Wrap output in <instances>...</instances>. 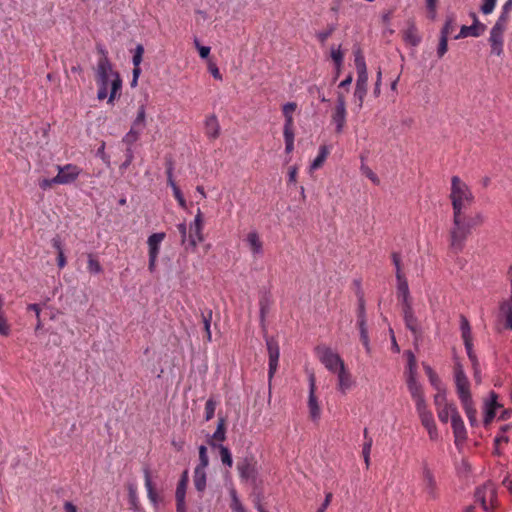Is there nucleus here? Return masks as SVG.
I'll return each mask as SVG.
<instances>
[{
	"label": "nucleus",
	"mask_w": 512,
	"mask_h": 512,
	"mask_svg": "<svg viewBox=\"0 0 512 512\" xmlns=\"http://www.w3.org/2000/svg\"><path fill=\"white\" fill-rule=\"evenodd\" d=\"M417 364L415 356L412 352H408L407 377L416 378Z\"/></svg>",
	"instance_id": "49"
},
{
	"label": "nucleus",
	"mask_w": 512,
	"mask_h": 512,
	"mask_svg": "<svg viewBox=\"0 0 512 512\" xmlns=\"http://www.w3.org/2000/svg\"><path fill=\"white\" fill-rule=\"evenodd\" d=\"M208 70L209 72L211 73V75L216 79V80H219L221 81L222 80V75L219 71V68L217 67L216 63L213 62V61H209L208 62Z\"/></svg>",
	"instance_id": "63"
},
{
	"label": "nucleus",
	"mask_w": 512,
	"mask_h": 512,
	"mask_svg": "<svg viewBox=\"0 0 512 512\" xmlns=\"http://www.w3.org/2000/svg\"><path fill=\"white\" fill-rule=\"evenodd\" d=\"M329 154V149L327 146L323 145L319 148V153L317 157L313 160V162L310 165V170H316L320 168L323 163L325 162L327 156Z\"/></svg>",
	"instance_id": "35"
},
{
	"label": "nucleus",
	"mask_w": 512,
	"mask_h": 512,
	"mask_svg": "<svg viewBox=\"0 0 512 512\" xmlns=\"http://www.w3.org/2000/svg\"><path fill=\"white\" fill-rule=\"evenodd\" d=\"M403 318L405 326L410 330L413 335L417 338L420 335V326L418 324L417 317L414 315L412 304H407L402 307Z\"/></svg>",
	"instance_id": "17"
},
{
	"label": "nucleus",
	"mask_w": 512,
	"mask_h": 512,
	"mask_svg": "<svg viewBox=\"0 0 512 512\" xmlns=\"http://www.w3.org/2000/svg\"><path fill=\"white\" fill-rule=\"evenodd\" d=\"M297 105L295 102H288L283 105L282 111L285 117V123L294 124L293 113L296 110Z\"/></svg>",
	"instance_id": "39"
},
{
	"label": "nucleus",
	"mask_w": 512,
	"mask_h": 512,
	"mask_svg": "<svg viewBox=\"0 0 512 512\" xmlns=\"http://www.w3.org/2000/svg\"><path fill=\"white\" fill-rule=\"evenodd\" d=\"M211 321H212V310L207 309L206 311L202 312V322L204 325V330L206 332V339L208 342H211L212 340V334H211Z\"/></svg>",
	"instance_id": "36"
},
{
	"label": "nucleus",
	"mask_w": 512,
	"mask_h": 512,
	"mask_svg": "<svg viewBox=\"0 0 512 512\" xmlns=\"http://www.w3.org/2000/svg\"><path fill=\"white\" fill-rule=\"evenodd\" d=\"M508 19H509V12H505L504 10H502V12H501L500 16L498 17L494 26L506 30Z\"/></svg>",
	"instance_id": "60"
},
{
	"label": "nucleus",
	"mask_w": 512,
	"mask_h": 512,
	"mask_svg": "<svg viewBox=\"0 0 512 512\" xmlns=\"http://www.w3.org/2000/svg\"><path fill=\"white\" fill-rule=\"evenodd\" d=\"M11 333L10 325L8 324V321L5 317V314L0 315V335L2 336H9Z\"/></svg>",
	"instance_id": "59"
},
{
	"label": "nucleus",
	"mask_w": 512,
	"mask_h": 512,
	"mask_svg": "<svg viewBox=\"0 0 512 512\" xmlns=\"http://www.w3.org/2000/svg\"><path fill=\"white\" fill-rule=\"evenodd\" d=\"M144 54V47L141 44H138L134 50V54L132 57L133 66H140Z\"/></svg>",
	"instance_id": "56"
},
{
	"label": "nucleus",
	"mask_w": 512,
	"mask_h": 512,
	"mask_svg": "<svg viewBox=\"0 0 512 512\" xmlns=\"http://www.w3.org/2000/svg\"><path fill=\"white\" fill-rule=\"evenodd\" d=\"M144 479H145V487L147 489L148 497L151 501L156 503L157 495L154 491L150 471L148 468L144 469Z\"/></svg>",
	"instance_id": "38"
},
{
	"label": "nucleus",
	"mask_w": 512,
	"mask_h": 512,
	"mask_svg": "<svg viewBox=\"0 0 512 512\" xmlns=\"http://www.w3.org/2000/svg\"><path fill=\"white\" fill-rule=\"evenodd\" d=\"M245 241L254 256H261L263 254V242L257 231H250Z\"/></svg>",
	"instance_id": "22"
},
{
	"label": "nucleus",
	"mask_w": 512,
	"mask_h": 512,
	"mask_svg": "<svg viewBox=\"0 0 512 512\" xmlns=\"http://www.w3.org/2000/svg\"><path fill=\"white\" fill-rule=\"evenodd\" d=\"M460 329L463 341L472 340L470 323L463 315L460 317Z\"/></svg>",
	"instance_id": "41"
},
{
	"label": "nucleus",
	"mask_w": 512,
	"mask_h": 512,
	"mask_svg": "<svg viewBox=\"0 0 512 512\" xmlns=\"http://www.w3.org/2000/svg\"><path fill=\"white\" fill-rule=\"evenodd\" d=\"M338 385L337 388L342 394H346L354 384L350 372L346 369V366L339 370L337 373Z\"/></svg>",
	"instance_id": "24"
},
{
	"label": "nucleus",
	"mask_w": 512,
	"mask_h": 512,
	"mask_svg": "<svg viewBox=\"0 0 512 512\" xmlns=\"http://www.w3.org/2000/svg\"><path fill=\"white\" fill-rule=\"evenodd\" d=\"M425 5L428 12V18L431 21H435L437 18L438 0H425Z\"/></svg>",
	"instance_id": "52"
},
{
	"label": "nucleus",
	"mask_w": 512,
	"mask_h": 512,
	"mask_svg": "<svg viewBox=\"0 0 512 512\" xmlns=\"http://www.w3.org/2000/svg\"><path fill=\"white\" fill-rule=\"evenodd\" d=\"M316 391V380L314 374H310L309 376V397H308V408L310 417L312 420H317L320 417V407L318 405V401L315 395Z\"/></svg>",
	"instance_id": "15"
},
{
	"label": "nucleus",
	"mask_w": 512,
	"mask_h": 512,
	"mask_svg": "<svg viewBox=\"0 0 512 512\" xmlns=\"http://www.w3.org/2000/svg\"><path fill=\"white\" fill-rule=\"evenodd\" d=\"M475 498L485 511H490L496 505V488L491 483L484 484L483 486L477 488L475 492Z\"/></svg>",
	"instance_id": "6"
},
{
	"label": "nucleus",
	"mask_w": 512,
	"mask_h": 512,
	"mask_svg": "<svg viewBox=\"0 0 512 512\" xmlns=\"http://www.w3.org/2000/svg\"><path fill=\"white\" fill-rule=\"evenodd\" d=\"M315 353L325 368L332 373H337L345 367V363L341 359L340 355L329 347L317 346L315 348Z\"/></svg>",
	"instance_id": "5"
},
{
	"label": "nucleus",
	"mask_w": 512,
	"mask_h": 512,
	"mask_svg": "<svg viewBox=\"0 0 512 512\" xmlns=\"http://www.w3.org/2000/svg\"><path fill=\"white\" fill-rule=\"evenodd\" d=\"M504 32L505 29L493 26L490 31L489 43L491 46V53L497 56L503 54L504 47Z\"/></svg>",
	"instance_id": "16"
},
{
	"label": "nucleus",
	"mask_w": 512,
	"mask_h": 512,
	"mask_svg": "<svg viewBox=\"0 0 512 512\" xmlns=\"http://www.w3.org/2000/svg\"><path fill=\"white\" fill-rule=\"evenodd\" d=\"M216 401L212 398H209L205 404V420L209 421L214 417L215 409H216Z\"/></svg>",
	"instance_id": "53"
},
{
	"label": "nucleus",
	"mask_w": 512,
	"mask_h": 512,
	"mask_svg": "<svg viewBox=\"0 0 512 512\" xmlns=\"http://www.w3.org/2000/svg\"><path fill=\"white\" fill-rule=\"evenodd\" d=\"M510 299L500 304V312L506 319V327L512 330V266L509 269Z\"/></svg>",
	"instance_id": "21"
},
{
	"label": "nucleus",
	"mask_w": 512,
	"mask_h": 512,
	"mask_svg": "<svg viewBox=\"0 0 512 512\" xmlns=\"http://www.w3.org/2000/svg\"><path fill=\"white\" fill-rule=\"evenodd\" d=\"M451 425H452L453 433L455 436V440L456 441L465 440L467 433H466L464 422H463L459 412H455L453 414V417L451 418Z\"/></svg>",
	"instance_id": "25"
},
{
	"label": "nucleus",
	"mask_w": 512,
	"mask_h": 512,
	"mask_svg": "<svg viewBox=\"0 0 512 512\" xmlns=\"http://www.w3.org/2000/svg\"><path fill=\"white\" fill-rule=\"evenodd\" d=\"M95 74L98 86L97 99L108 98V103L113 104L115 99L121 95L122 79L120 74L113 69L112 63L106 58L97 62Z\"/></svg>",
	"instance_id": "1"
},
{
	"label": "nucleus",
	"mask_w": 512,
	"mask_h": 512,
	"mask_svg": "<svg viewBox=\"0 0 512 512\" xmlns=\"http://www.w3.org/2000/svg\"><path fill=\"white\" fill-rule=\"evenodd\" d=\"M209 465V457L207 454V448L204 445L199 447V463L195 468L206 469Z\"/></svg>",
	"instance_id": "46"
},
{
	"label": "nucleus",
	"mask_w": 512,
	"mask_h": 512,
	"mask_svg": "<svg viewBox=\"0 0 512 512\" xmlns=\"http://www.w3.org/2000/svg\"><path fill=\"white\" fill-rule=\"evenodd\" d=\"M229 493H230V496H231L230 507H231L232 511L233 512H247L246 509L244 508L243 504L241 503L235 488L232 487L229 490Z\"/></svg>",
	"instance_id": "37"
},
{
	"label": "nucleus",
	"mask_w": 512,
	"mask_h": 512,
	"mask_svg": "<svg viewBox=\"0 0 512 512\" xmlns=\"http://www.w3.org/2000/svg\"><path fill=\"white\" fill-rule=\"evenodd\" d=\"M423 489L429 499L436 500L439 496L437 482L432 471L425 466L423 468Z\"/></svg>",
	"instance_id": "14"
},
{
	"label": "nucleus",
	"mask_w": 512,
	"mask_h": 512,
	"mask_svg": "<svg viewBox=\"0 0 512 512\" xmlns=\"http://www.w3.org/2000/svg\"><path fill=\"white\" fill-rule=\"evenodd\" d=\"M140 135V130H137L135 127H131L129 132L125 134L122 141L128 145V147L132 148L133 143H135Z\"/></svg>",
	"instance_id": "44"
},
{
	"label": "nucleus",
	"mask_w": 512,
	"mask_h": 512,
	"mask_svg": "<svg viewBox=\"0 0 512 512\" xmlns=\"http://www.w3.org/2000/svg\"><path fill=\"white\" fill-rule=\"evenodd\" d=\"M463 342H464V345H465V348H466V351H467V355H468L469 359L471 360L473 366H478L477 357H476V355L473 352L472 340L463 341Z\"/></svg>",
	"instance_id": "58"
},
{
	"label": "nucleus",
	"mask_w": 512,
	"mask_h": 512,
	"mask_svg": "<svg viewBox=\"0 0 512 512\" xmlns=\"http://www.w3.org/2000/svg\"><path fill=\"white\" fill-rule=\"evenodd\" d=\"M186 489H187V485H185L183 482H178L176 492H175V499L176 500L185 499Z\"/></svg>",
	"instance_id": "64"
},
{
	"label": "nucleus",
	"mask_w": 512,
	"mask_h": 512,
	"mask_svg": "<svg viewBox=\"0 0 512 512\" xmlns=\"http://www.w3.org/2000/svg\"><path fill=\"white\" fill-rule=\"evenodd\" d=\"M486 30V26L478 21L475 17L474 22L470 26H462L460 33L455 36V39L465 38L468 36L479 37Z\"/></svg>",
	"instance_id": "19"
},
{
	"label": "nucleus",
	"mask_w": 512,
	"mask_h": 512,
	"mask_svg": "<svg viewBox=\"0 0 512 512\" xmlns=\"http://www.w3.org/2000/svg\"><path fill=\"white\" fill-rule=\"evenodd\" d=\"M355 66L357 70V80L356 87L354 91V97L358 99V107L359 109L363 106L364 98L367 94V82H368V74L367 67L365 63L364 56L362 55L360 50L355 51L354 53Z\"/></svg>",
	"instance_id": "4"
},
{
	"label": "nucleus",
	"mask_w": 512,
	"mask_h": 512,
	"mask_svg": "<svg viewBox=\"0 0 512 512\" xmlns=\"http://www.w3.org/2000/svg\"><path fill=\"white\" fill-rule=\"evenodd\" d=\"M391 259L395 267V276L396 278L405 277V275L402 272V266H401V255L398 252H392Z\"/></svg>",
	"instance_id": "50"
},
{
	"label": "nucleus",
	"mask_w": 512,
	"mask_h": 512,
	"mask_svg": "<svg viewBox=\"0 0 512 512\" xmlns=\"http://www.w3.org/2000/svg\"><path fill=\"white\" fill-rule=\"evenodd\" d=\"M193 482L198 492H203L206 488V469H194Z\"/></svg>",
	"instance_id": "28"
},
{
	"label": "nucleus",
	"mask_w": 512,
	"mask_h": 512,
	"mask_svg": "<svg viewBox=\"0 0 512 512\" xmlns=\"http://www.w3.org/2000/svg\"><path fill=\"white\" fill-rule=\"evenodd\" d=\"M364 439H365V442H364L363 448H362V455H363L364 462L366 464V468H369V466H370V453H371V447H372V444H373V440H372L371 437L368 436L367 428L364 429Z\"/></svg>",
	"instance_id": "33"
},
{
	"label": "nucleus",
	"mask_w": 512,
	"mask_h": 512,
	"mask_svg": "<svg viewBox=\"0 0 512 512\" xmlns=\"http://www.w3.org/2000/svg\"><path fill=\"white\" fill-rule=\"evenodd\" d=\"M454 24H455V17H454V15L453 14L448 15L446 17L445 23H444V25H443V27L441 29L440 34L449 37V35L452 33V31L454 29Z\"/></svg>",
	"instance_id": "48"
},
{
	"label": "nucleus",
	"mask_w": 512,
	"mask_h": 512,
	"mask_svg": "<svg viewBox=\"0 0 512 512\" xmlns=\"http://www.w3.org/2000/svg\"><path fill=\"white\" fill-rule=\"evenodd\" d=\"M403 38L405 42L412 46H417L420 41L421 37L418 34L417 28L414 25H410L405 31Z\"/></svg>",
	"instance_id": "29"
},
{
	"label": "nucleus",
	"mask_w": 512,
	"mask_h": 512,
	"mask_svg": "<svg viewBox=\"0 0 512 512\" xmlns=\"http://www.w3.org/2000/svg\"><path fill=\"white\" fill-rule=\"evenodd\" d=\"M455 412H458L456 406L454 404H448L437 409V416L442 423H447L449 418L451 419Z\"/></svg>",
	"instance_id": "32"
},
{
	"label": "nucleus",
	"mask_w": 512,
	"mask_h": 512,
	"mask_svg": "<svg viewBox=\"0 0 512 512\" xmlns=\"http://www.w3.org/2000/svg\"><path fill=\"white\" fill-rule=\"evenodd\" d=\"M220 124L215 114H211L205 119V135L210 140H215L220 136Z\"/></svg>",
	"instance_id": "20"
},
{
	"label": "nucleus",
	"mask_w": 512,
	"mask_h": 512,
	"mask_svg": "<svg viewBox=\"0 0 512 512\" xmlns=\"http://www.w3.org/2000/svg\"><path fill=\"white\" fill-rule=\"evenodd\" d=\"M416 411L420 418L422 425L426 428L431 440L438 437L437 427L434 421L432 412L428 409L427 403L416 407Z\"/></svg>",
	"instance_id": "10"
},
{
	"label": "nucleus",
	"mask_w": 512,
	"mask_h": 512,
	"mask_svg": "<svg viewBox=\"0 0 512 512\" xmlns=\"http://www.w3.org/2000/svg\"><path fill=\"white\" fill-rule=\"evenodd\" d=\"M237 470L242 481H256L257 469L251 458L245 457L237 463Z\"/></svg>",
	"instance_id": "13"
},
{
	"label": "nucleus",
	"mask_w": 512,
	"mask_h": 512,
	"mask_svg": "<svg viewBox=\"0 0 512 512\" xmlns=\"http://www.w3.org/2000/svg\"><path fill=\"white\" fill-rule=\"evenodd\" d=\"M455 384L460 401L472 398L468 378L460 365L455 369Z\"/></svg>",
	"instance_id": "12"
},
{
	"label": "nucleus",
	"mask_w": 512,
	"mask_h": 512,
	"mask_svg": "<svg viewBox=\"0 0 512 512\" xmlns=\"http://www.w3.org/2000/svg\"><path fill=\"white\" fill-rule=\"evenodd\" d=\"M57 180L59 185H69L74 183L82 173V169L72 163L57 165Z\"/></svg>",
	"instance_id": "8"
},
{
	"label": "nucleus",
	"mask_w": 512,
	"mask_h": 512,
	"mask_svg": "<svg viewBox=\"0 0 512 512\" xmlns=\"http://www.w3.org/2000/svg\"><path fill=\"white\" fill-rule=\"evenodd\" d=\"M145 121H146V109H145L144 105H141L138 108L137 116H136L132 126L135 128H137V127L142 128L145 126Z\"/></svg>",
	"instance_id": "51"
},
{
	"label": "nucleus",
	"mask_w": 512,
	"mask_h": 512,
	"mask_svg": "<svg viewBox=\"0 0 512 512\" xmlns=\"http://www.w3.org/2000/svg\"><path fill=\"white\" fill-rule=\"evenodd\" d=\"M484 216L478 212L474 216L452 215V225L448 231L449 250L453 254L461 253L475 227L484 222Z\"/></svg>",
	"instance_id": "2"
},
{
	"label": "nucleus",
	"mask_w": 512,
	"mask_h": 512,
	"mask_svg": "<svg viewBox=\"0 0 512 512\" xmlns=\"http://www.w3.org/2000/svg\"><path fill=\"white\" fill-rule=\"evenodd\" d=\"M266 346L269 356L268 379L271 382L278 368L280 350L278 342L272 337L266 339Z\"/></svg>",
	"instance_id": "11"
},
{
	"label": "nucleus",
	"mask_w": 512,
	"mask_h": 512,
	"mask_svg": "<svg viewBox=\"0 0 512 512\" xmlns=\"http://www.w3.org/2000/svg\"><path fill=\"white\" fill-rule=\"evenodd\" d=\"M125 155H126V160L120 166V169H122V170L127 169L131 165V163L134 159V154H133V150L131 147H127Z\"/></svg>",
	"instance_id": "62"
},
{
	"label": "nucleus",
	"mask_w": 512,
	"mask_h": 512,
	"mask_svg": "<svg viewBox=\"0 0 512 512\" xmlns=\"http://www.w3.org/2000/svg\"><path fill=\"white\" fill-rule=\"evenodd\" d=\"M203 240V214L201 210L198 209L194 221L190 223L189 235L187 237L186 242H188L189 246L195 249L197 245L201 243Z\"/></svg>",
	"instance_id": "7"
},
{
	"label": "nucleus",
	"mask_w": 512,
	"mask_h": 512,
	"mask_svg": "<svg viewBox=\"0 0 512 512\" xmlns=\"http://www.w3.org/2000/svg\"><path fill=\"white\" fill-rule=\"evenodd\" d=\"M53 185H59V182L57 180V176L51 178V179H42L39 181V187L42 189V190H47L49 188H51Z\"/></svg>",
	"instance_id": "61"
},
{
	"label": "nucleus",
	"mask_w": 512,
	"mask_h": 512,
	"mask_svg": "<svg viewBox=\"0 0 512 512\" xmlns=\"http://www.w3.org/2000/svg\"><path fill=\"white\" fill-rule=\"evenodd\" d=\"M346 103L345 98L342 94L337 97V104L331 116V122L335 126V132L341 134L344 131L346 125Z\"/></svg>",
	"instance_id": "9"
},
{
	"label": "nucleus",
	"mask_w": 512,
	"mask_h": 512,
	"mask_svg": "<svg viewBox=\"0 0 512 512\" xmlns=\"http://www.w3.org/2000/svg\"><path fill=\"white\" fill-rule=\"evenodd\" d=\"M357 325H358L359 332H360V340L366 350V353L370 354L371 346H370V340H369V336H368V329H367L366 321H363V320L357 321Z\"/></svg>",
	"instance_id": "30"
},
{
	"label": "nucleus",
	"mask_w": 512,
	"mask_h": 512,
	"mask_svg": "<svg viewBox=\"0 0 512 512\" xmlns=\"http://www.w3.org/2000/svg\"><path fill=\"white\" fill-rule=\"evenodd\" d=\"M225 439H226L225 420L223 418H220L215 432L208 439V444L211 447L215 448V447H218L216 442H223Z\"/></svg>",
	"instance_id": "27"
},
{
	"label": "nucleus",
	"mask_w": 512,
	"mask_h": 512,
	"mask_svg": "<svg viewBox=\"0 0 512 512\" xmlns=\"http://www.w3.org/2000/svg\"><path fill=\"white\" fill-rule=\"evenodd\" d=\"M355 284L358 287V292H357V295H358V311H357L358 320L357 321H361V320L366 321L365 300L363 297V293L361 291V283L359 280H356Z\"/></svg>",
	"instance_id": "34"
},
{
	"label": "nucleus",
	"mask_w": 512,
	"mask_h": 512,
	"mask_svg": "<svg viewBox=\"0 0 512 512\" xmlns=\"http://www.w3.org/2000/svg\"><path fill=\"white\" fill-rule=\"evenodd\" d=\"M166 234L164 232L154 233L147 239L148 244V255L158 256L160 252V246L162 241L165 239Z\"/></svg>",
	"instance_id": "26"
},
{
	"label": "nucleus",
	"mask_w": 512,
	"mask_h": 512,
	"mask_svg": "<svg viewBox=\"0 0 512 512\" xmlns=\"http://www.w3.org/2000/svg\"><path fill=\"white\" fill-rule=\"evenodd\" d=\"M448 50V37L440 34L439 44L437 47V56L442 58Z\"/></svg>",
	"instance_id": "54"
},
{
	"label": "nucleus",
	"mask_w": 512,
	"mask_h": 512,
	"mask_svg": "<svg viewBox=\"0 0 512 512\" xmlns=\"http://www.w3.org/2000/svg\"><path fill=\"white\" fill-rule=\"evenodd\" d=\"M449 199L452 205V215H467V209L475 201L470 187L458 176L451 178Z\"/></svg>",
	"instance_id": "3"
},
{
	"label": "nucleus",
	"mask_w": 512,
	"mask_h": 512,
	"mask_svg": "<svg viewBox=\"0 0 512 512\" xmlns=\"http://www.w3.org/2000/svg\"><path fill=\"white\" fill-rule=\"evenodd\" d=\"M217 448L219 449L222 463L231 468L233 465V459L230 450L222 444H219Z\"/></svg>",
	"instance_id": "40"
},
{
	"label": "nucleus",
	"mask_w": 512,
	"mask_h": 512,
	"mask_svg": "<svg viewBox=\"0 0 512 512\" xmlns=\"http://www.w3.org/2000/svg\"><path fill=\"white\" fill-rule=\"evenodd\" d=\"M424 370L428 376L430 384L435 389H439V387H442V383H441L438 375L434 372V370L429 365L424 366Z\"/></svg>",
	"instance_id": "43"
},
{
	"label": "nucleus",
	"mask_w": 512,
	"mask_h": 512,
	"mask_svg": "<svg viewBox=\"0 0 512 512\" xmlns=\"http://www.w3.org/2000/svg\"><path fill=\"white\" fill-rule=\"evenodd\" d=\"M331 58L339 71L343 64V52L341 51V46L331 48Z\"/></svg>",
	"instance_id": "47"
},
{
	"label": "nucleus",
	"mask_w": 512,
	"mask_h": 512,
	"mask_svg": "<svg viewBox=\"0 0 512 512\" xmlns=\"http://www.w3.org/2000/svg\"><path fill=\"white\" fill-rule=\"evenodd\" d=\"M294 124L284 123L283 136L285 142H294Z\"/></svg>",
	"instance_id": "57"
},
{
	"label": "nucleus",
	"mask_w": 512,
	"mask_h": 512,
	"mask_svg": "<svg viewBox=\"0 0 512 512\" xmlns=\"http://www.w3.org/2000/svg\"><path fill=\"white\" fill-rule=\"evenodd\" d=\"M87 269L92 274H100L102 272L101 264L92 254L88 255Z\"/></svg>",
	"instance_id": "45"
},
{
	"label": "nucleus",
	"mask_w": 512,
	"mask_h": 512,
	"mask_svg": "<svg viewBox=\"0 0 512 512\" xmlns=\"http://www.w3.org/2000/svg\"><path fill=\"white\" fill-rule=\"evenodd\" d=\"M397 297L401 301V307L412 304L407 279L405 277L396 278Z\"/></svg>",
	"instance_id": "23"
},
{
	"label": "nucleus",
	"mask_w": 512,
	"mask_h": 512,
	"mask_svg": "<svg viewBox=\"0 0 512 512\" xmlns=\"http://www.w3.org/2000/svg\"><path fill=\"white\" fill-rule=\"evenodd\" d=\"M463 409L465 410L466 416L471 424V426H474L477 424V411L473 405L472 398L467 399V401H461Z\"/></svg>",
	"instance_id": "31"
},
{
	"label": "nucleus",
	"mask_w": 512,
	"mask_h": 512,
	"mask_svg": "<svg viewBox=\"0 0 512 512\" xmlns=\"http://www.w3.org/2000/svg\"><path fill=\"white\" fill-rule=\"evenodd\" d=\"M27 309L35 312V316H36L35 320H37V323H36V326H35V331L40 330L42 328V321H41V318H40V313H41L40 305L36 304V303L29 304L27 306Z\"/></svg>",
	"instance_id": "55"
},
{
	"label": "nucleus",
	"mask_w": 512,
	"mask_h": 512,
	"mask_svg": "<svg viewBox=\"0 0 512 512\" xmlns=\"http://www.w3.org/2000/svg\"><path fill=\"white\" fill-rule=\"evenodd\" d=\"M406 382L411 397L415 402V406L417 407L426 404L422 386L418 383L417 379L413 377H407Z\"/></svg>",
	"instance_id": "18"
},
{
	"label": "nucleus",
	"mask_w": 512,
	"mask_h": 512,
	"mask_svg": "<svg viewBox=\"0 0 512 512\" xmlns=\"http://www.w3.org/2000/svg\"><path fill=\"white\" fill-rule=\"evenodd\" d=\"M436 390H437V393L434 396V404H435L436 410H437L441 407L448 405L449 403L447 401L446 391L443 388V386L439 387V389H436Z\"/></svg>",
	"instance_id": "42"
}]
</instances>
